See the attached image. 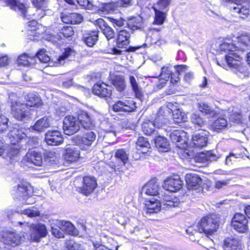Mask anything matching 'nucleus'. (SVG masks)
Returning a JSON list of instances; mask_svg holds the SVG:
<instances>
[{"mask_svg":"<svg viewBox=\"0 0 250 250\" xmlns=\"http://www.w3.org/2000/svg\"><path fill=\"white\" fill-rule=\"evenodd\" d=\"M190 121L195 125V127L200 129L206 124V121L198 113L195 112L191 114Z\"/></svg>","mask_w":250,"mask_h":250,"instance_id":"obj_37","label":"nucleus"},{"mask_svg":"<svg viewBox=\"0 0 250 250\" xmlns=\"http://www.w3.org/2000/svg\"><path fill=\"white\" fill-rule=\"evenodd\" d=\"M45 140L47 145L57 146L63 142V137L61 132L58 130H48L45 134Z\"/></svg>","mask_w":250,"mask_h":250,"instance_id":"obj_14","label":"nucleus"},{"mask_svg":"<svg viewBox=\"0 0 250 250\" xmlns=\"http://www.w3.org/2000/svg\"><path fill=\"white\" fill-rule=\"evenodd\" d=\"M130 34L126 30H121L118 34L116 41L117 48H126L130 42Z\"/></svg>","mask_w":250,"mask_h":250,"instance_id":"obj_23","label":"nucleus"},{"mask_svg":"<svg viewBox=\"0 0 250 250\" xmlns=\"http://www.w3.org/2000/svg\"><path fill=\"white\" fill-rule=\"evenodd\" d=\"M27 129L19 124H14L10 127L8 137L12 145H16L26 137Z\"/></svg>","mask_w":250,"mask_h":250,"instance_id":"obj_4","label":"nucleus"},{"mask_svg":"<svg viewBox=\"0 0 250 250\" xmlns=\"http://www.w3.org/2000/svg\"><path fill=\"white\" fill-rule=\"evenodd\" d=\"M129 80L132 90L135 93L136 97L141 99L143 97V94L141 88L138 85L136 79L133 76H130Z\"/></svg>","mask_w":250,"mask_h":250,"instance_id":"obj_36","label":"nucleus"},{"mask_svg":"<svg viewBox=\"0 0 250 250\" xmlns=\"http://www.w3.org/2000/svg\"><path fill=\"white\" fill-rule=\"evenodd\" d=\"M136 145L137 146V149L140 150V148H142L143 149L141 151V153H146L147 152L149 151V150L150 149V145L148 142L147 139L144 137H139L137 140L136 142Z\"/></svg>","mask_w":250,"mask_h":250,"instance_id":"obj_39","label":"nucleus"},{"mask_svg":"<svg viewBox=\"0 0 250 250\" xmlns=\"http://www.w3.org/2000/svg\"><path fill=\"white\" fill-rule=\"evenodd\" d=\"M171 0H159L157 3V6L160 9H166L170 4Z\"/></svg>","mask_w":250,"mask_h":250,"instance_id":"obj_64","label":"nucleus"},{"mask_svg":"<svg viewBox=\"0 0 250 250\" xmlns=\"http://www.w3.org/2000/svg\"><path fill=\"white\" fill-rule=\"evenodd\" d=\"M136 104L132 100L119 101L113 105L112 108L115 112H132L135 110L137 107Z\"/></svg>","mask_w":250,"mask_h":250,"instance_id":"obj_13","label":"nucleus"},{"mask_svg":"<svg viewBox=\"0 0 250 250\" xmlns=\"http://www.w3.org/2000/svg\"><path fill=\"white\" fill-rule=\"evenodd\" d=\"M23 160L37 166H42L43 164V155L41 152L35 150H29L24 156Z\"/></svg>","mask_w":250,"mask_h":250,"instance_id":"obj_15","label":"nucleus"},{"mask_svg":"<svg viewBox=\"0 0 250 250\" xmlns=\"http://www.w3.org/2000/svg\"><path fill=\"white\" fill-rule=\"evenodd\" d=\"M70 20L71 24H79L83 21V17L80 14L73 13H71Z\"/></svg>","mask_w":250,"mask_h":250,"instance_id":"obj_55","label":"nucleus"},{"mask_svg":"<svg viewBox=\"0 0 250 250\" xmlns=\"http://www.w3.org/2000/svg\"><path fill=\"white\" fill-rule=\"evenodd\" d=\"M8 103L11 109L13 117L20 121L25 122L30 118L31 109L28 104L21 102L17 98L14 94L9 96Z\"/></svg>","mask_w":250,"mask_h":250,"instance_id":"obj_1","label":"nucleus"},{"mask_svg":"<svg viewBox=\"0 0 250 250\" xmlns=\"http://www.w3.org/2000/svg\"><path fill=\"white\" fill-rule=\"evenodd\" d=\"M112 84L119 91H123L125 87V82L123 76H117L112 79Z\"/></svg>","mask_w":250,"mask_h":250,"instance_id":"obj_41","label":"nucleus"},{"mask_svg":"<svg viewBox=\"0 0 250 250\" xmlns=\"http://www.w3.org/2000/svg\"><path fill=\"white\" fill-rule=\"evenodd\" d=\"M185 180L188 189H197L202 183L201 178L195 173L187 174Z\"/></svg>","mask_w":250,"mask_h":250,"instance_id":"obj_19","label":"nucleus"},{"mask_svg":"<svg viewBox=\"0 0 250 250\" xmlns=\"http://www.w3.org/2000/svg\"><path fill=\"white\" fill-rule=\"evenodd\" d=\"M115 158L121 166L125 165L128 161V156L124 149H118L115 154Z\"/></svg>","mask_w":250,"mask_h":250,"instance_id":"obj_40","label":"nucleus"},{"mask_svg":"<svg viewBox=\"0 0 250 250\" xmlns=\"http://www.w3.org/2000/svg\"><path fill=\"white\" fill-rule=\"evenodd\" d=\"M21 213L25 214L29 217H34L40 215V212L35 208L26 209Z\"/></svg>","mask_w":250,"mask_h":250,"instance_id":"obj_58","label":"nucleus"},{"mask_svg":"<svg viewBox=\"0 0 250 250\" xmlns=\"http://www.w3.org/2000/svg\"><path fill=\"white\" fill-rule=\"evenodd\" d=\"M102 31L108 40L113 38L114 37L115 33L114 30L108 25Z\"/></svg>","mask_w":250,"mask_h":250,"instance_id":"obj_56","label":"nucleus"},{"mask_svg":"<svg viewBox=\"0 0 250 250\" xmlns=\"http://www.w3.org/2000/svg\"><path fill=\"white\" fill-rule=\"evenodd\" d=\"M154 127H156L155 125H154L153 122L152 121L144 122L142 125V129L143 132L148 135H150L154 133Z\"/></svg>","mask_w":250,"mask_h":250,"instance_id":"obj_47","label":"nucleus"},{"mask_svg":"<svg viewBox=\"0 0 250 250\" xmlns=\"http://www.w3.org/2000/svg\"><path fill=\"white\" fill-rule=\"evenodd\" d=\"M169 137L173 143L177 144V146L179 147H182L187 141L186 133L181 130H173L170 132Z\"/></svg>","mask_w":250,"mask_h":250,"instance_id":"obj_21","label":"nucleus"},{"mask_svg":"<svg viewBox=\"0 0 250 250\" xmlns=\"http://www.w3.org/2000/svg\"><path fill=\"white\" fill-rule=\"evenodd\" d=\"M79 150L76 147L71 146L66 148L64 153V158L67 161L70 162L76 161L80 157Z\"/></svg>","mask_w":250,"mask_h":250,"instance_id":"obj_28","label":"nucleus"},{"mask_svg":"<svg viewBox=\"0 0 250 250\" xmlns=\"http://www.w3.org/2000/svg\"><path fill=\"white\" fill-rule=\"evenodd\" d=\"M219 223L220 219L216 215L205 216L199 223V230L207 236L211 235L216 232Z\"/></svg>","mask_w":250,"mask_h":250,"instance_id":"obj_2","label":"nucleus"},{"mask_svg":"<svg viewBox=\"0 0 250 250\" xmlns=\"http://www.w3.org/2000/svg\"><path fill=\"white\" fill-rule=\"evenodd\" d=\"M98 37L97 32L91 31L83 35V41L88 46L92 47L97 41Z\"/></svg>","mask_w":250,"mask_h":250,"instance_id":"obj_34","label":"nucleus"},{"mask_svg":"<svg viewBox=\"0 0 250 250\" xmlns=\"http://www.w3.org/2000/svg\"><path fill=\"white\" fill-rule=\"evenodd\" d=\"M180 204L179 199L177 198H173L169 201H167V203H164V205L166 208H169L172 207H178Z\"/></svg>","mask_w":250,"mask_h":250,"instance_id":"obj_59","label":"nucleus"},{"mask_svg":"<svg viewBox=\"0 0 250 250\" xmlns=\"http://www.w3.org/2000/svg\"><path fill=\"white\" fill-rule=\"evenodd\" d=\"M55 224L59 227L62 231H65L69 234L76 235L78 233L77 229L70 222L56 220Z\"/></svg>","mask_w":250,"mask_h":250,"instance_id":"obj_29","label":"nucleus"},{"mask_svg":"<svg viewBox=\"0 0 250 250\" xmlns=\"http://www.w3.org/2000/svg\"><path fill=\"white\" fill-rule=\"evenodd\" d=\"M92 90L95 95L101 97H109L112 93L110 87L104 83L95 84Z\"/></svg>","mask_w":250,"mask_h":250,"instance_id":"obj_20","label":"nucleus"},{"mask_svg":"<svg viewBox=\"0 0 250 250\" xmlns=\"http://www.w3.org/2000/svg\"><path fill=\"white\" fill-rule=\"evenodd\" d=\"M96 136L95 133L93 131H88L83 134V136L81 137L79 143L81 149L88 150L95 141Z\"/></svg>","mask_w":250,"mask_h":250,"instance_id":"obj_16","label":"nucleus"},{"mask_svg":"<svg viewBox=\"0 0 250 250\" xmlns=\"http://www.w3.org/2000/svg\"><path fill=\"white\" fill-rule=\"evenodd\" d=\"M29 59L26 54H23L19 57L17 63L19 65L27 66L30 63Z\"/></svg>","mask_w":250,"mask_h":250,"instance_id":"obj_57","label":"nucleus"},{"mask_svg":"<svg viewBox=\"0 0 250 250\" xmlns=\"http://www.w3.org/2000/svg\"><path fill=\"white\" fill-rule=\"evenodd\" d=\"M66 2L75 4V1H76L80 5L83 6L85 8L89 10H94L95 5L92 2L89 0H64Z\"/></svg>","mask_w":250,"mask_h":250,"instance_id":"obj_45","label":"nucleus"},{"mask_svg":"<svg viewBox=\"0 0 250 250\" xmlns=\"http://www.w3.org/2000/svg\"><path fill=\"white\" fill-rule=\"evenodd\" d=\"M74 35V30L71 26L63 27L59 32V39H62L63 38H68Z\"/></svg>","mask_w":250,"mask_h":250,"instance_id":"obj_50","label":"nucleus"},{"mask_svg":"<svg viewBox=\"0 0 250 250\" xmlns=\"http://www.w3.org/2000/svg\"><path fill=\"white\" fill-rule=\"evenodd\" d=\"M227 121L224 118H219L216 119L212 125V129L219 132L226 127Z\"/></svg>","mask_w":250,"mask_h":250,"instance_id":"obj_46","label":"nucleus"},{"mask_svg":"<svg viewBox=\"0 0 250 250\" xmlns=\"http://www.w3.org/2000/svg\"><path fill=\"white\" fill-rule=\"evenodd\" d=\"M192 140L195 147L202 148L206 146L208 138L206 134L202 133L193 135Z\"/></svg>","mask_w":250,"mask_h":250,"instance_id":"obj_31","label":"nucleus"},{"mask_svg":"<svg viewBox=\"0 0 250 250\" xmlns=\"http://www.w3.org/2000/svg\"><path fill=\"white\" fill-rule=\"evenodd\" d=\"M172 110L167 106L161 107L153 123L155 127L160 128L168 123V117L171 115Z\"/></svg>","mask_w":250,"mask_h":250,"instance_id":"obj_6","label":"nucleus"},{"mask_svg":"<svg viewBox=\"0 0 250 250\" xmlns=\"http://www.w3.org/2000/svg\"><path fill=\"white\" fill-rule=\"evenodd\" d=\"M13 194L17 198L25 199L30 194L29 187L24 184H20L14 188Z\"/></svg>","mask_w":250,"mask_h":250,"instance_id":"obj_26","label":"nucleus"},{"mask_svg":"<svg viewBox=\"0 0 250 250\" xmlns=\"http://www.w3.org/2000/svg\"><path fill=\"white\" fill-rule=\"evenodd\" d=\"M22 236L14 231H6L3 233L1 241L4 244L16 247L20 244Z\"/></svg>","mask_w":250,"mask_h":250,"instance_id":"obj_12","label":"nucleus"},{"mask_svg":"<svg viewBox=\"0 0 250 250\" xmlns=\"http://www.w3.org/2000/svg\"><path fill=\"white\" fill-rule=\"evenodd\" d=\"M240 51L244 52L250 49V36H243L241 37L239 42Z\"/></svg>","mask_w":250,"mask_h":250,"instance_id":"obj_48","label":"nucleus"},{"mask_svg":"<svg viewBox=\"0 0 250 250\" xmlns=\"http://www.w3.org/2000/svg\"><path fill=\"white\" fill-rule=\"evenodd\" d=\"M63 129L65 134L67 135H73L81 128V126L78 118L72 116H68L65 117L63 121Z\"/></svg>","mask_w":250,"mask_h":250,"instance_id":"obj_5","label":"nucleus"},{"mask_svg":"<svg viewBox=\"0 0 250 250\" xmlns=\"http://www.w3.org/2000/svg\"><path fill=\"white\" fill-rule=\"evenodd\" d=\"M77 118L82 128L90 130L94 127V119L91 113L85 110H80L78 112Z\"/></svg>","mask_w":250,"mask_h":250,"instance_id":"obj_9","label":"nucleus"},{"mask_svg":"<svg viewBox=\"0 0 250 250\" xmlns=\"http://www.w3.org/2000/svg\"><path fill=\"white\" fill-rule=\"evenodd\" d=\"M224 250H240L241 243L239 240L236 238L229 237L224 242Z\"/></svg>","mask_w":250,"mask_h":250,"instance_id":"obj_30","label":"nucleus"},{"mask_svg":"<svg viewBox=\"0 0 250 250\" xmlns=\"http://www.w3.org/2000/svg\"><path fill=\"white\" fill-rule=\"evenodd\" d=\"M173 119L176 124H180L187 121V116L185 112L176 109L173 112Z\"/></svg>","mask_w":250,"mask_h":250,"instance_id":"obj_44","label":"nucleus"},{"mask_svg":"<svg viewBox=\"0 0 250 250\" xmlns=\"http://www.w3.org/2000/svg\"><path fill=\"white\" fill-rule=\"evenodd\" d=\"M159 189V184L157 181L156 179H152L142 188L141 194L144 198H146V195L158 196L160 195Z\"/></svg>","mask_w":250,"mask_h":250,"instance_id":"obj_10","label":"nucleus"},{"mask_svg":"<svg viewBox=\"0 0 250 250\" xmlns=\"http://www.w3.org/2000/svg\"><path fill=\"white\" fill-rule=\"evenodd\" d=\"M243 52L239 51L235 53H229L228 55L225 56V62L229 67L240 69V60L242 58Z\"/></svg>","mask_w":250,"mask_h":250,"instance_id":"obj_18","label":"nucleus"},{"mask_svg":"<svg viewBox=\"0 0 250 250\" xmlns=\"http://www.w3.org/2000/svg\"><path fill=\"white\" fill-rule=\"evenodd\" d=\"M4 3L5 5L9 6L11 9L21 11L24 18H26L27 19H30L26 15V13H28V11L26 10L25 5L23 3L20 2L17 0H5L4 1Z\"/></svg>","mask_w":250,"mask_h":250,"instance_id":"obj_25","label":"nucleus"},{"mask_svg":"<svg viewBox=\"0 0 250 250\" xmlns=\"http://www.w3.org/2000/svg\"><path fill=\"white\" fill-rule=\"evenodd\" d=\"M220 157L219 154H216L212 151L202 152L195 156L194 160L196 163L206 164L208 162L216 161Z\"/></svg>","mask_w":250,"mask_h":250,"instance_id":"obj_17","label":"nucleus"},{"mask_svg":"<svg viewBox=\"0 0 250 250\" xmlns=\"http://www.w3.org/2000/svg\"><path fill=\"white\" fill-rule=\"evenodd\" d=\"M56 227L55 226L52 227V234L57 238H62L64 237L63 231L59 227H58L56 224Z\"/></svg>","mask_w":250,"mask_h":250,"instance_id":"obj_60","label":"nucleus"},{"mask_svg":"<svg viewBox=\"0 0 250 250\" xmlns=\"http://www.w3.org/2000/svg\"><path fill=\"white\" fill-rule=\"evenodd\" d=\"M74 51L71 48H68L65 49L62 55L59 56L58 60L60 64L64 63V61L71 56L74 55Z\"/></svg>","mask_w":250,"mask_h":250,"instance_id":"obj_51","label":"nucleus"},{"mask_svg":"<svg viewBox=\"0 0 250 250\" xmlns=\"http://www.w3.org/2000/svg\"><path fill=\"white\" fill-rule=\"evenodd\" d=\"M97 186L96 179L92 176H85L83 178L82 187L80 191L86 196L92 193Z\"/></svg>","mask_w":250,"mask_h":250,"instance_id":"obj_11","label":"nucleus"},{"mask_svg":"<svg viewBox=\"0 0 250 250\" xmlns=\"http://www.w3.org/2000/svg\"><path fill=\"white\" fill-rule=\"evenodd\" d=\"M145 206L144 214L146 216L148 214L159 212L161 208V203L157 199L149 200L146 201Z\"/></svg>","mask_w":250,"mask_h":250,"instance_id":"obj_24","label":"nucleus"},{"mask_svg":"<svg viewBox=\"0 0 250 250\" xmlns=\"http://www.w3.org/2000/svg\"><path fill=\"white\" fill-rule=\"evenodd\" d=\"M198 110L205 114H209L212 112L211 107L206 103L200 102L198 104Z\"/></svg>","mask_w":250,"mask_h":250,"instance_id":"obj_53","label":"nucleus"},{"mask_svg":"<svg viewBox=\"0 0 250 250\" xmlns=\"http://www.w3.org/2000/svg\"><path fill=\"white\" fill-rule=\"evenodd\" d=\"M183 185V182L178 175H173L166 179L163 184V188L172 192L179 190Z\"/></svg>","mask_w":250,"mask_h":250,"instance_id":"obj_8","label":"nucleus"},{"mask_svg":"<svg viewBox=\"0 0 250 250\" xmlns=\"http://www.w3.org/2000/svg\"><path fill=\"white\" fill-rule=\"evenodd\" d=\"M20 225H24L29 228L30 240L34 242H39L40 239L46 236L47 231L44 225L42 224H35L28 226V224L19 222Z\"/></svg>","mask_w":250,"mask_h":250,"instance_id":"obj_3","label":"nucleus"},{"mask_svg":"<svg viewBox=\"0 0 250 250\" xmlns=\"http://www.w3.org/2000/svg\"><path fill=\"white\" fill-rule=\"evenodd\" d=\"M155 10V20L154 23L157 25H162L164 22L166 17V14L165 12H162L154 8Z\"/></svg>","mask_w":250,"mask_h":250,"instance_id":"obj_49","label":"nucleus"},{"mask_svg":"<svg viewBox=\"0 0 250 250\" xmlns=\"http://www.w3.org/2000/svg\"><path fill=\"white\" fill-rule=\"evenodd\" d=\"M36 56L38 59L42 62H47L50 61V57L45 53V50L43 49L37 52Z\"/></svg>","mask_w":250,"mask_h":250,"instance_id":"obj_54","label":"nucleus"},{"mask_svg":"<svg viewBox=\"0 0 250 250\" xmlns=\"http://www.w3.org/2000/svg\"><path fill=\"white\" fill-rule=\"evenodd\" d=\"M65 246L68 250H83L81 245L73 240H66Z\"/></svg>","mask_w":250,"mask_h":250,"instance_id":"obj_52","label":"nucleus"},{"mask_svg":"<svg viewBox=\"0 0 250 250\" xmlns=\"http://www.w3.org/2000/svg\"><path fill=\"white\" fill-rule=\"evenodd\" d=\"M155 144L159 151L167 152L169 149V144L166 138L158 136L155 139Z\"/></svg>","mask_w":250,"mask_h":250,"instance_id":"obj_33","label":"nucleus"},{"mask_svg":"<svg viewBox=\"0 0 250 250\" xmlns=\"http://www.w3.org/2000/svg\"><path fill=\"white\" fill-rule=\"evenodd\" d=\"M110 21L114 26L121 27L126 23V21L121 18L119 19L110 18Z\"/></svg>","mask_w":250,"mask_h":250,"instance_id":"obj_63","label":"nucleus"},{"mask_svg":"<svg viewBox=\"0 0 250 250\" xmlns=\"http://www.w3.org/2000/svg\"><path fill=\"white\" fill-rule=\"evenodd\" d=\"M26 103L25 104H28V107H30L37 106L40 104L41 100L38 95L34 93H29L26 98Z\"/></svg>","mask_w":250,"mask_h":250,"instance_id":"obj_38","label":"nucleus"},{"mask_svg":"<svg viewBox=\"0 0 250 250\" xmlns=\"http://www.w3.org/2000/svg\"><path fill=\"white\" fill-rule=\"evenodd\" d=\"M172 74L171 71L168 68V67L164 66L161 69V73L160 77L162 80L160 85H158L157 87L159 88H161L164 87V84L166 83L165 81H167L170 78V75Z\"/></svg>","mask_w":250,"mask_h":250,"instance_id":"obj_42","label":"nucleus"},{"mask_svg":"<svg viewBox=\"0 0 250 250\" xmlns=\"http://www.w3.org/2000/svg\"><path fill=\"white\" fill-rule=\"evenodd\" d=\"M34 6L37 9L36 15L40 18L46 15L48 11L47 0H32Z\"/></svg>","mask_w":250,"mask_h":250,"instance_id":"obj_27","label":"nucleus"},{"mask_svg":"<svg viewBox=\"0 0 250 250\" xmlns=\"http://www.w3.org/2000/svg\"><path fill=\"white\" fill-rule=\"evenodd\" d=\"M219 48L221 51H229L230 53L238 52L240 51L239 42L238 46H235L230 40H228L221 43L219 46Z\"/></svg>","mask_w":250,"mask_h":250,"instance_id":"obj_35","label":"nucleus"},{"mask_svg":"<svg viewBox=\"0 0 250 250\" xmlns=\"http://www.w3.org/2000/svg\"><path fill=\"white\" fill-rule=\"evenodd\" d=\"M53 119L51 117H44L38 120L33 126L35 130L42 132L45 129L50 127L53 125Z\"/></svg>","mask_w":250,"mask_h":250,"instance_id":"obj_22","label":"nucleus"},{"mask_svg":"<svg viewBox=\"0 0 250 250\" xmlns=\"http://www.w3.org/2000/svg\"><path fill=\"white\" fill-rule=\"evenodd\" d=\"M118 6L117 3H102L98 8V11L103 14H108L114 10Z\"/></svg>","mask_w":250,"mask_h":250,"instance_id":"obj_43","label":"nucleus"},{"mask_svg":"<svg viewBox=\"0 0 250 250\" xmlns=\"http://www.w3.org/2000/svg\"><path fill=\"white\" fill-rule=\"evenodd\" d=\"M229 179L216 180L215 182L214 186L217 189H221L227 186L229 184Z\"/></svg>","mask_w":250,"mask_h":250,"instance_id":"obj_62","label":"nucleus"},{"mask_svg":"<svg viewBox=\"0 0 250 250\" xmlns=\"http://www.w3.org/2000/svg\"><path fill=\"white\" fill-rule=\"evenodd\" d=\"M231 226L239 232H245L249 229L248 220L244 214L237 213L232 218Z\"/></svg>","mask_w":250,"mask_h":250,"instance_id":"obj_7","label":"nucleus"},{"mask_svg":"<svg viewBox=\"0 0 250 250\" xmlns=\"http://www.w3.org/2000/svg\"><path fill=\"white\" fill-rule=\"evenodd\" d=\"M142 18L140 16L131 17L126 21L128 27L132 30L143 28Z\"/></svg>","mask_w":250,"mask_h":250,"instance_id":"obj_32","label":"nucleus"},{"mask_svg":"<svg viewBox=\"0 0 250 250\" xmlns=\"http://www.w3.org/2000/svg\"><path fill=\"white\" fill-rule=\"evenodd\" d=\"M238 156H240V155H237L233 153H230L229 155L226 158L225 164L229 166L231 165L233 162L236 161L237 158L239 157Z\"/></svg>","mask_w":250,"mask_h":250,"instance_id":"obj_61","label":"nucleus"}]
</instances>
